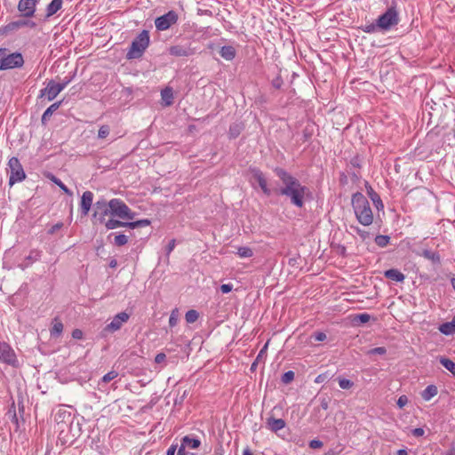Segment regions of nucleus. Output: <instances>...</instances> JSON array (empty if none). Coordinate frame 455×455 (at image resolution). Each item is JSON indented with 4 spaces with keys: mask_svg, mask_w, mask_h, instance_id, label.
<instances>
[{
    "mask_svg": "<svg viewBox=\"0 0 455 455\" xmlns=\"http://www.w3.org/2000/svg\"><path fill=\"white\" fill-rule=\"evenodd\" d=\"M220 54L224 60L231 61L236 56V50L233 45H224L220 48Z\"/></svg>",
    "mask_w": 455,
    "mask_h": 455,
    "instance_id": "obj_20",
    "label": "nucleus"
},
{
    "mask_svg": "<svg viewBox=\"0 0 455 455\" xmlns=\"http://www.w3.org/2000/svg\"><path fill=\"white\" fill-rule=\"evenodd\" d=\"M439 362L446 370L455 376V363L453 361L447 357L441 356Z\"/></svg>",
    "mask_w": 455,
    "mask_h": 455,
    "instance_id": "obj_27",
    "label": "nucleus"
},
{
    "mask_svg": "<svg viewBox=\"0 0 455 455\" xmlns=\"http://www.w3.org/2000/svg\"><path fill=\"white\" fill-rule=\"evenodd\" d=\"M104 223H105L106 228L108 230L116 229V228H121V227H127V222H123V221H120L118 220H114V219H109V220H106Z\"/></svg>",
    "mask_w": 455,
    "mask_h": 455,
    "instance_id": "obj_28",
    "label": "nucleus"
},
{
    "mask_svg": "<svg viewBox=\"0 0 455 455\" xmlns=\"http://www.w3.org/2000/svg\"><path fill=\"white\" fill-rule=\"evenodd\" d=\"M63 331V324L60 322L55 323L51 329V335L52 337H58Z\"/></svg>",
    "mask_w": 455,
    "mask_h": 455,
    "instance_id": "obj_38",
    "label": "nucleus"
},
{
    "mask_svg": "<svg viewBox=\"0 0 455 455\" xmlns=\"http://www.w3.org/2000/svg\"><path fill=\"white\" fill-rule=\"evenodd\" d=\"M150 42L149 33L148 30H142L132 42L131 46L126 53L128 60L140 58Z\"/></svg>",
    "mask_w": 455,
    "mask_h": 455,
    "instance_id": "obj_3",
    "label": "nucleus"
},
{
    "mask_svg": "<svg viewBox=\"0 0 455 455\" xmlns=\"http://www.w3.org/2000/svg\"><path fill=\"white\" fill-rule=\"evenodd\" d=\"M149 224H150V220L144 219V220H136V221H128L127 227L134 229L137 228L148 226Z\"/></svg>",
    "mask_w": 455,
    "mask_h": 455,
    "instance_id": "obj_33",
    "label": "nucleus"
},
{
    "mask_svg": "<svg viewBox=\"0 0 455 455\" xmlns=\"http://www.w3.org/2000/svg\"><path fill=\"white\" fill-rule=\"evenodd\" d=\"M294 379V372L292 371H288L282 376V382L284 384H289Z\"/></svg>",
    "mask_w": 455,
    "mask_h": 455,
    "instance_id": "obj_41",
    "label": "nucleus"
},
{
    "mask_svg": "<svg viewBox=\"0 0 455 455\" xmlns=\"http://www.w3.org/2000/svg\"><path fill=\"white\" fill-rule=\"evenodd\" d=\"M117 375L118 374L116 371H110L102 377L101 381L104 383H108L112 379H116Z\"/></svg>",
    "mask_w": 455,
    "mask_h": 455,
    "instance_id": "obj_42",
    "label": "nucleus"
},
{
    "mask_svg": "<svg viewBox=\"0 0 455 455\" xmlns=\"http://www.w3.org/2000/svg\"><path fill=\"white\" fill-rule=\"evenodd\" d=\"M128 242V237L124 234H118L114 238V243L116 246H123Z\"/></svg>",
    "mask_w": 455,
    "mask_h": 455,
    "instance_id": "obj_39",
    "label": "nucleus"
},
{
    "mask_svg": "<svg viewBox=\"0 0 455 455\" xmlns=\"http://www.w3.org/2000/svg\"><path fill=\"white\" fill-rule=\"evenodd\" d=\"M443 455H455V448L451 447L448 451H444Z\"/></svg>",
    "mask_w": 455,
    "mask_h": 455,
    "instance_id": "obj_61",
    "label": "nucleus"
},
{
    "mask_svg": "<svg viewBox=\"0 0 455 455\" xmlns=\"http://www.w3.org/2000/svg\"><path fill=\"white\" fill-rule=\"evenodd\" d=\"M110 215V201L107 203L106 201H98L95 204V212L94 217L98 218L100 223L105 222V218L107 215Z\"/></svg>",
    "mask_w": 455,
    "mask_h": 455,
    "instance_id": "obj_16",
    "label": "nucleus"
},
{
    "mask_svg": "<svg viewBox=\"0 0 455 455\" xmlns=\"http://www.w3.org/2000/svg\"><path fill=\"white\" fill-rule=\"evenodd\" d=\"M339 386L342 389H348L353 386V382L347 379H339Z\"/></svg>",
    "mask_w": 455,
    "mask_h": 455,
    "instance_id": "obj_44",
    "label": "nucleus"
},
{
    "mask_svg": "<svg viewBox=\"0 0 455 455\" xmlns=\"http://www.w3.org/2000/svg\"><path fill=\"white\" fill-rule=\"evenodd\" d=\"M176 242L174 239L171 240L166 246V254L169 255L175 248Z\"/></svg>",
    "mask_w": 455,
    "mask_h": 455,
    "instance_id": "obj_54",
    "label": "nucleus"
},
{
    "mask_svg": "<svg viewBox=\"0 0 455 455\" xmlns=\"http://www.w3.org/2000/svg\"><path fill=\"white\" fill-rule=\"evenodd\" d=\"M38 2L39 0H20L18 11L24 18H31L35 15Z\"/></svg>",
    "mask_w": 455,
    "mask_h": 455,
    "instance_id": "obj_13",
    "label": "nucleus"
},
{
    "mask_svg": "<svg viewBox=\"0 0 455 455\" xmlns=\"http://www.w3.org/2000/svg\"><path fill=\"white\" fill-rule=\"evenodd\" d=\"M110 128L108 125H101L98 131V138L105 139L109 135Z\"/></svg>",
    "mask_w": 455,
    "mask_h": 455,
    "instance_id": "obj_40",
    "label": "nucleus"
},
{
    "mask_svg": "<svg viewBox=\"0 0 455 455\" xmlns=\"http://www.w3.org/2000/svg\"><path fill=\"white\" fill-rule=\"evenodd\" d=\"M312 337L315 339V340L316 341H324L327 338L326 334L323 331H315Z\"/></svg>",
    "mask_w": 455,
    "mask_h": 455,
    "instance_id": "obj_47",
    "label": "nucleus"
},
{
    "mask_svg": "<svg viewBox=\"0 0 455 455\" xmlns=\"http://www.w3.org/2000/svg\"><path fill=\"white\" fill-rule=\"evenodd\" d=\"M71 82L70 78H65L62 83H58L59 86H63V90L68 86V84Z\"/></svg>",
    "mask_w": 455,
    "mask_h": 455,
    "instance_id": "obj_59",
    "label": "nucleus"
},
{
    "mask_svg": "<svg viewBox=\"0 0 455 455\" xmlns=\"http://www.w3.org/2000/svg\"><path fill=\"white\" fill-rule=\"evenodd\" d=\"M41 255H42V251L39 250L30 251L29 254L25 258L24 262L20 264V267L22 269L28 267L32 263L39 260V259L41 258Z\"/></svg>",
    "mask_w": 455,
    "mask_h": 455,
    "instance_id": "obj_19",
    "label": "nucleus"
},
{
    "mask_svg": "<svg viewBox=\"0 0 455 455\" xmlns=\"http://www.w3.org/2000/svg\"><path fill=\"white\" fill-rule=\"evenodd\" d=\"M397 455H408L406 449H400L397 451Z\"/></svg>",
    "mask_w": 455,
    "mask_h": 455,
    "instance_id": "obj_62",
    "label": "nucleus"
},
{
    "mask_svg": "<svg viewBox=\"0 0 455 455\" xmlns=\"http://www.w3.org/2000/svg\"><path fill=\"white\" fill-rule=\"evenodd\" d=\"M243 455H253L252 452L250 451L249 448H246L243 451Z\"/></svg>",
    "mask_w": 455,
    "mask_h": 455,
    "instance_id": "obj_63",
    "label": "nucleus"
},
{
    "mask_svg": "<svg viewBox=\"0 0 455 455\" xmlns=\"http://www.w3.org/2000/svg\"><path fill=\"white\" fill-rule=\"evenodd\" d=\"M0 362L12 366H18V360L14 350L6 342H0Z\"/></svg>",
    "mask_w": 455,
    "mask_h": 455,
    "instance_id": "obj_8",
    "label": "nucleus"
},
{
    "mask_svg": "<svg viewBox=\"0 0 455 455\" xmlns=\"http://www.w3.org/2000/svg\"><path fill=\"white\" fill-rule=\"evenodd\" d=\"M61 102H55L52 104L43 114L42 116V122L46 121L48 118L51 117V116L55 112L60 106Z\"/></svg>",
    "mask_w": 455,
    "mask_h": 455,
    "instance_id": "obj_29",
    "label": "nucleus"
},
{
    "mask_svg": "<svg viewBox=\"0 0 455 455\" xmlns=\"http://www.w3.org/2000/svg\"><path fill=\"white\" fill-rule=\"evenodd\" d=\"M323 442L317 439H314L309 442V447L311 449H319L323 447Z\"/></svg>",
    "mask_w": 455,
    "mask_h": 455,
    "instance_id": "obj_49",
    "label": "nucleus"
},
{
    "mask_svg": "<svg viewBox=\"0 0 455 455\" xmlns=\"http://www.w3.org/2000/svg\"><path fill=\"white\" fill-rule=\"evenodd\" d=\"M220 291L222 293H228L232 291L233 285L231 283H224L220 285Z\"/></svg>",
    "mask_w": 455,
    "mask_h": 455,
    "instance_id": "obj_52",
    "label": "nucleus"
},
{
    "mask_svg": "<svg viewBox=\"0 0 455 455\" xmlns=\"http://www.w3.org/2000/svg\"><path fill=\"white\" fill-rule=\"evenodd\" d=\"M251 185L254 186L255 183H257L266 196H270L271 189L268 188L267 178L263 172L260 170L254 168L251 170Z\"/></svg>",
    "mask_w": 455,
    "mask_h": 455,
    "instance_id": "obj_10",
    "label": "nucleus"
},
{
    "mask_svg": "<svg viewBox=\"0 0 455 455\" xmlns=\"http://www.w3.org/2000/svg\"><path fill=\"white\" fill-rule=\"evenodd\" d=\"M10 172L9 184L12 186L16 182H20L26 178L23 167L17 157H12L8 162Z\"/></svg>",
    "mask_w": 455,
    "mask_h": 455,
    "instance_id": "obj_6",
    "label": "nucleus"
},
{
    "mask_svg": "<svg viewBox=\"0 0 455 455\" xmlns=\"http://www.w3.org/2000/svg\"><path fill=\"white\" fill-rule=\"evenodd\" d=\"M236 254L242 259L251 258L254 255L252 249L247 246L238 247Z\"/></svg>",
    "mask_w": 455,
    "mask_h": 455,
    "instance_id": "obj_30",
    "label": "nucleus"
},
{
    "mask_svg": "<svg viewBox=\"0 0 455 455\" xmlns=\"http://www.w3.org/2000/svg\"><path fill=\"white\" fill-rule=\"evenodd\" d=\"M351 201L358 222L363 226H370L373 222V213L368 199L357 192L353 195Z\"/></svg>",
    "mask_w": 455,
    "mask_h": 455,
    "instance_id": "obj_2",
    "label": "nucleus"
},
{
    "mask_svg": "<svg viewBox=\"0 0 455 455\" xmlns=\"http://www.w3.org/2000/svg\"><path fill=\"white\" fill-rule=\"evenodd\" d=\"M199 314L195 309L188 310L185 315V319L188 323H193L197 321Z\"/></svg>",
    "mask_w": 455,
    "mask_h": 455,
    "instance_id": "obj_34",
    "label": "nucleus"
},
{
    "mask_svg": "<svg viewBox=\"0 0 455 455\" xmlns=\"http://www.w3.org/2000/svg\"><path fill=\"white\" fill-rule=\"evenodd\" d=\"M36 26V23L34 21L28 20H18L14 21H11L5 26L2 27L0 28V34L3 35H9L15 31H18L19 29L29 27L34 28Z\"/></svg>",
    "mask_w": 455,
    "mask_h": 455,
    "instance_id": "obj_11",
    "label": "nucleus"
},
{
    "mask_svg": "<svg viewBox=\"0 0 455 455\" xmlns=\"http://www.w3.org/2000/svg\"><path fill=\"white\" fill-rule=\"evenodd\" d=\"M387 352V349L384 347H378L371 349L369 351L370 355H385Z\"/></svg>",
    "mask_w": 455,
    "mask_h": 455,
    "instance_id": "obj_46",
    "label": "nucleus"
},
{
    "mask_svg": "<svg viewBox=\"0 0 455 455\" xmlns=\"http://www.w3.org/2000/svg\"><path fill=\"white\" fill-rule=\"evenodd\" d=\"M351 228L356 232V234L363 239L365 240L369 236V233L367 231H364L358 227L351 226Z\"/></svg>",
    "mask_w": 455,
    "mask_h": 455,
    "instance_id": "obj_45",
    "label": "nucleus"
},
{
    "mask_svg": "<svg viewBox=\"0 0 455 455\" xmlns=\"http://www.w3.org/2000/svg\"><path fill=\"white\" fill-rule=\"evenodd\" d=\"M162 100L165 106H171L173 102V92L172 88H165L161 92Z\"/></svg>",
    "mask_w": 455,
    "mask_h": 455,
    "instance_id": "obj_25",
    "label": "nucleus"
},
{
    "mask_svg": "<svg viewBox=\"0 0 455 455\" xmlns=\"http://www.w3.org/2000/svg\"><path fill=\"white\" fill-rule=\"evenodd\" d=\"M92 201H93V193L91 191L84 192L82 198H81V203H80L81 212H82L83 215L88 214V212H90V209L92 207Z\"/></svg>",
    "mask_w": 455,
    "mask_h": 455,
    "instance_id": "obj_18",
    "label": "nucleus"
},
{
    "mask_svg": "<svg viewBox=\"0 0 455 455\" xmlns=\"http://www.w3.org/2000/svg\"><path fill=\"white\" fill-rule=\"evenodd\" d=\"M451 285H452V287H453V289L455 291V278H451Z\"/></svg>",
    "mask_w": 455,
    "mask_h": 455,
    "instance_id": "obj_64",
    "label": "nucleus"
},
{
    "mask_svg": "<svg viewBox=\"0 0 455 455\" xmlns=\"http://www.w3.org/2000/svg\"><path fill=\"white\" fill-rule=\"evenodd\" d=\"M371 198L373 201L377 209L383 208V204L379 195L372 192L371 193Z\"/></svg>",
    "mask_w": 455,
    "mask_h": 455,
    "instance_id": "obj_43",
    "label": "nucleus"
},
{
    "mask_svg": "<svg viewBox=\"0 0 455 455\" xmlns=\"http://www.w3.org/2000/svg\"><path fill=\"white\" fill-rule=\"evenodd\" d=\"M361 29L363 32L368 33V34H374L379 31H381L379 27L378 26L377 21L375 23H368V24L363 25L361 27Z\"/></svg>",
    "mask_w": 455,
    "mask_h": 455,
    "instance_id": "obj_32",
    "label": "nucleus"
},
{
    "mask_svg": "<svg viewBox=\"0 0 455 455\" xmlns=\"http://www.w3.org/2000/svg\"><path fill=\"white\" fill-rule=\"evenodd\" d=\"M355 319H358L360 321V323H365L370 321L371 316H370V315L363 313V314L357 315Z\"/></svg>",
    "mask_w": 455,
    "mask_h": 455,
    "instance_id": "obj_50",
    "label": "nucleus"
},
{
    "mask_svg": "<svg viewBox=\"0 0 455 455\" xmlns=\"http://www.w3.org/2000/svg\"><path fill=\"white\" fill-rule=\"evenodd\" d=\"M411 433H412L413 436L420 437L425 434V431L421 427H417V428L412 429Z\"/></svg>",
    "mask_w": 455,
    "mask_h": 455,
    "instance_id": "obj_53",
    "label": "nucleus"
},
{
    "mask_svg": "<svg viewBox=\"0 0 455 455\" xmlns=\"http://www.w3.org/2000/svg\"><path fill=\"white\" fill-rule=\"evenodd\" d=\"M61 227H62V223H57L54 226H52V228H51V230L49 232L51 234H53L54 232L59 230Z\"/></svg>",
    "mask_w": 455,
    "mask_h": 455,
    "instance_id": "obj_58",
    "label": "nucleus"
},
{
    "mask_svg": "<svg viewBox=\"0 0 455 455\" xmlns=\"http://www.w3.org/2000/svg\"><path fill=\"white\" fill-rule=\"evenodd\" d=\"M390 241V237L388 235H379L375 237V243L378 246L384 248L386 247Z\"/></svg>",
    "mask_w": 455,
    "mask_h": 455,
    "instance_id": "obj_35",
    "label": "nucleus"
},
{
    "mask_svg": "<svg viewBox=\"0 0 455 455\" xmlns=\"http://www.w3.org/2000/svg\"><path fill=\"white\" fill-rule=\"evenodd\" d=\"M178 20H179L178 13L175 11L171 10L168 12H166L165 14L157 17L155 20V26L157 30L164 31V30L169 29L174 24H176Z\"/></svg>",
    "mask_w": 455,
    "mask_h": 455,
    "instance_id": "obj_7",
    "label": "nucleus"
},
{
    "mask_svg": "<svg viewBox=\"0 0 455 455\" xmlns=\"http://www.w3.org/2000/svg\"><path fill=\"white\" fill-rule=\"evenodd\" d=\"M110 215L118 217L119 219L132 220H134L136 213L132 212L121 199L114 198L110 200Z\"/></svg>",
    "mask_w": 455,
    "mask_h": 455,
    "instance_id": "obj_4",
    "label": "nucleus"
},
{
    "mask_svg": "<svg viewBox=\"0 0 455 455\" xmlns=\"http://www.w3.org/2000/svg\"><path fill=\"white\" fill-rule=\"evenodd\" d=\"M421 255L431 260L433 263H439L440 262V255L435 252V251H430V250H424L421 253Z\"/></svg>",
    "mask_w": 455,
    "mask_h": 455,
    "instance_id": "obj_31",
    "label": "nucleus"
},
{
    "mask_svg": "<svg viewBox=\"0 0 455 455\" xmlns=\"http://www.w3.org/2000/svg\"><path fill=\"white\" fill-rule=\"evenodd\" d=\"M129 319L130 314L126 312H120L113 317L108 324L106 325L104 331L110 333L117 331L122 328L124 323L128 322Z\"/></svg>",
    "mask_w": 455,
    "mask_h": 455,
    "instance_id": "obj_12",
    "label": "nucleus"
},
{
    "mask_svg": "<svg viewBox=\"0 0 455 455\" xmlns=\"http://www.w3.org/2000/svg\"><path fill=\"white\" fill-rule=\"evenodd\" d=\"M166 358V355L164 354V353H159L156 355L155 357V362L156 363H161L162 362H164Z\"/></svg>",
    "mask_w": 455,
    "mask_h": 455,
    "instance_id": "obj_56",
    "label": "nucleus"
},
{
    "mask_svg": "<svg viewBox=\"0 0 455 455\" xmlns=\"http://www.w3.org/2000/svg\"><path fill=\"white\" fill-rule=\"evenodd\" d=\"M282 80L281 78L277 77L276 79L273 80L272 84L275 88H280L282 85Z\"/></svg>",
    "mask_w": 455,
    "mask_h": 455,
    "instance_id": "obj_57",
    "label": "nucleus"
},
{
    "mask_svg": "<svg viewBox=\"0 0 455 455\" xmlns=\"http://www.w3.org/2000/svg\"><path fill=\"white\" fill-rule=\"evenodd\" d=\"M200 444L201 441L197 437L192 435H185L180 440L178 453H192L191 451H188V449H197Z\"/></svg>",
    "mask_w": 455,
    "mask_h": 455,
    "instance_id": "obj_14",
    "label": "nucleus"
},
{
    "mask_svg": "<svg viewBox=\"0 0 455 455\" xmlns=\"http://www.w3.org/2000/svg\"><path fill=\"white\" fill-rule=\"evenodd\" d=\"M268 428L273 432H277L285 427L286 423L282 419L268 418L267 420Z\"/></svg>",
    "mask_w": 455,
    "mask_h": 455,
    "instance_id": "obj_21",
    "label": "nucleus"
},
{
    "mask_svg": "<svg viewBox=\"0 0 455 455\" xmlns=\"http://www.w3.org/2000/svg\"><path fill=\"white\" fill-rule=\"evenodd\" d=\"M408 403V397L404 395L399 396L397 400V406L399 408H403Z\"/></svg>",
    "mask_w": 455,
    "mask_h": 455,
    "instance_id": "obj_48",
    "label": "nucleus"
},
{
    "mask_svg": "<svg viewBox=\"0 0 455 455\" xmlns=\"http://www.w3.org/2000/svg\"><path fill=\"white\" fill-rule=\"evenodd\" d=\"M439 331L444 335H451L455 333V321L441 324L439 327Z\"/></svg>",
    "mask_w": 455,
    "mask_h": 455,
    "instance_id": "obj_26",
    "label": "nucleus"
},
{
    "mask_svg": "<svg viewBox=\"0 0 455 455\" xmlns=\"http://www.w3.org/2000/svg\"><path fill=\"white\" fill-rule=\"evenodd\" d=\"M72 337L76 339H81L83 338V331L79 329H75L72 331Z\"/></svg>",
    "mask_w": 455,
    "mask_h": 455,
    "instance_id": "obj_55",
    "label": "nucleus"
},
{
    "mask_svg": "<svg viewBox=\"0 0 455 455\" xmlns=\"http://www.w3.org/2000/svg\"><path fill=\"white\" fill-rule=\"evenodd\" d=\"M23 64L24 59L20 52L8 54L7 52H5L3 62L0 65V70L21 68Z\"/></svg>",
    "mask_w": 455,
    "mask_h": 455,
    "instance_id": "obj_9",
    "label": "nucleus"
},
{
    "mask_svg": "<svg viewBox=\"0 0 455 455\" xmlns=\"http://www.w3.org/2000/svg\"><path fill=\"white\" fill-rule=\"evenodd\" d=\"M63 91V86H59L58 83L50 80L45 88L40 91V97H46L49 101L53 100L57 95Z\"/></svg>",
    "mask_w": 455,
    "mask_h": 455,
    "instance_id": "obj_15",
    "label": "nucleus"
},
{
    "mask_svg": "<svg viewBox=\"0 0 455 455\" xmlns=\"http://www.w3.org/2000/svg\"><path fill=\"white\" fill-rule=\"evenodd\" d=\"M376 21L381 31H388L399 23L398 12L395 7H390Z\"/></svg>",
    "mask_w": 455,
    "mask_h": 455,
    "instance_id": "obj_5",
    "label": "nucleus"
},
{
    "mask_svg": "<svg viewBox=\"0 0 455 455\" xmlns=\"http://www.w3.org/2000/svg\"><path fill=\"white\" fill-rule=\"evenodd\" d=\"M179 322V310L178 308H174L170 315L169 318V325L171 327H174L178 324Z\"/></svg>",
    "mask_w": 455,
    "mask_h": 455,
    "instance_id": "obj_36",
    "label": "nucleus"
},
{
    "mask_svg": "<svg viewBox=\"0 0 455 455\" xmlns=\"http://www.w3.org/2000/svg\"><path fill=\"white\" fill-rule=\"evenodd\" d=\"M438 393V389L435 385L427 386L421 393V396L425 401H430Z\"/></svg>",
    "mask_w": 455,
    "mask_h": 455,
    "instance_id": "obj_24",
    "label": "nucleus"
},
{
    "mask_svg": "<svg viewBox=\"0 0 455 455\" xmlns=\"http://www.w3.org/2000/svg\"><path fill=\"white\" fill-rule=\"evenodd\" d=\"M384 275H385V277H387L392 281L400 282V283L403 282V280L405 279V275L401 271H399L398 269H395V268H391V269L386 270L384 272Z\"/></svg>",
    "mask_w": 455,
    "mask_h": 455,
    "instance_id": "obj_22",
    "label": "nucleus"
},
{
    "mask_svg": "<svg viewBox=\"0 0 455 455\" xmlns=\"http://www.w3.org/2000/svg\"><path fill=\"white\" fill-rule=\"evenodd\" d=\"M179 445L172 443L167 450L166 455H175L176 452L178 453Z\"/></svg>",
    "mask_w": 455,
    "mask_h": 455,
    "instance_id": "obj_51",
    "label": "nucleus"
},
{
    "mask_svg": "<svg viewBox=\"0 0 455 455\" xmlns=\"http://www.w3.org/2000/svg\"><path fill=\"white\" fill-rule=\"evenodd\" d=\"M275 172L283 184L279 194L290 198L291 203L296 207L302 208L305 204V197L309 193L308 188L283 169L276 168Z\"/></svg>",
    "mask_w": 455,
    "mask_h": 455,
    "instance_id": "obj_1",
    "label": "nucleus"
},
{
    "mask_svg": "<svg viewBox=\"0 0 455 455\" xmlns=\"http://www.w3.org/2000/svg\"><path fill=\"white\" fill-rule=\"evenodd\" d=\"M5 52H8V50L6 48H0V65L3 62Z\"/></svg>",
    "mask_w": 455,
    "mask_h": 455,
    "instance_id": "obj_60",
    "label": "nucleus"
},
{
    "mask_svg": "<svg viewBox=\"0 0 455 455\" xmlns=\"http://www.w3.org/2000/svg\"><path fill=\"white\" fill-rule=\"evenodd\" d=\"M62 0H52L46 7V17L54 15L62 7Z\"/></svg>",
    "mask_w": 455,
    "mask_h": 455,
    "instance_id": "obj_23",
    "label": "nucleus"
},
{
    "mask_svg": "<svg viewBox=\"0 0 455 455\" xmlns=\"http://www.w3.org/2000/svg\"><path fill=\"white\" fill-rule=\"evenodd\" d=\"M169 53L175 57H188L195 53V51L188 44H175L169 48Z\"/></svg>",
    "mask_w": 455,
    "mask_h": 455,
    "instance_id": "obj_17",
    "label": "nucleus"
},
{
    "mask_svg": "<svg viewBox=\"0 0 455 455\" xmlns=\"http://www.w3.org/2000/svg\"><path fill=\"white\" fill-rule=\"evenodd\" d=\"M51 180L60 187V188L64 192L66 193L67 195L68 196H71L72 195V192L67 188V186L58 178H56L55 176H52Z\"/></svg>",
    "mask_w": 455,
    "mask_h": 455,
    "instance_id": "obj_37",
    "label": "nucleus"
}]
</instances>
